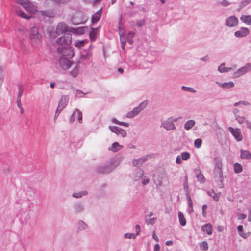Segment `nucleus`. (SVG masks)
I'll use <instances>...</instances> for the list:
<instances>
[{"label":"nucleus","instance_id":"obj_1","mask_svg":"<svg viewBox=\"0 0 251 251\" xmlns=\"http://www.w3.org/2000/svg\"><path fill=\"white\" fill-rule=\"evenodd\" d=\"M120 160L111 158L103 165H98L96 167L95 171L98 174H108L113 171L120 164Z\"/></svg>","mask_w":251,"mask_h":251},{"label":"nucleus","instance_id":"obj_2","mask_svg":"<svg viewBox=\"0 0 251 251\" xmlns=\"http://www.w3.org/2000/svg\"><path fill=\"white\" fill-rule=\"evenodd\" d=\"M42 38L41 35L39 33V29L37 26H33L29 31V39L32 46H36L39 44Z\"/></svg>","mask_w":251,"mask_h":251},{"label":"nucleus","instance_id":"obj_3","mask_svg":"<svg viewBox=\"0 0 251 251\" xmlns=\"http://www.w3.org/2000/svg\"><path fill=\"white\" fill-rule=\"evenodd\" d=\"M57 52L58 54L61 55V57L69 59L73 57L74 55L73 50L70 45L64 47H58Z\"/></svg>","mask_w":251,"mask_h":251},{"label":"nucleus","instance_id":"obj_4","mask_svg":"<svg viewBox=\"0 0 251 251\" xmlns=\"http://www.w3.org/2000/svg\"><path fill=\"white\" fill-rule=\"evenodd\" d=\"M214 173L215 176L220 178V181H222L223 179L222 163V160L220 158H215L214 159Z\"/></svg>","mask_w":251,"mask_h":251},{"label":"nucleus","instance_id":"obj_5","mask_svg":"<svg viewBox=\"0 0 251 251\" xmlns=\"http://www.w3.org/2000/svg\"><path fill=\"white\" fill-rule=\"evenodd\" d=\"M71 39V34H68L58 38L56 42L59 46L58 47H64L70 45Z\"/></svg>","mask_w":251,"mask_h":251},{"label":"nucleus","instance_id":"obj_6","mask_svg":"<svg viewBox=\"0 0 251 251\" xmlns=\"http://www.w3.org/2000/svg\"><path fill=\"white\" fill-rule=\"evenodd\" d=\"M17 2L20 4L24 8L31 13L34 14L36 12V7L30 3L28 0H16Z\"/></svg>","mask_w":251,"mask_h":251},{"label":"nucleus","instance_id":"obj_7","mask_svg":"<svg viewBox=\"0 0 251 251\" xmlns=\"http://www.w3.org/2000/svg\"><path fill=\"white\" fill-rule=\"evenodd\" d=\"M67 31V25L64 23H59L56 29V32H51L50 33L49 36L50 37L55 38L56 36V34L60 35L65 33Z\"/></svg>","mask_w":251,"mask_h":251},{"label":"nucleus","instance_id":"obj_8","mask_svg":"<svg viewBox=\"0 0 251 251\" xmlns=\"http://www.w3.org/2000/svg\"><path fill=\"white\" fill-rule=\"evenodd\" d=\"M73 209L74 213L80 214L85 211V206L84 203L78 201L73 204Z\"/></svg>","mask_w":251,"mask_h":251},{"label":"nucleus","instance_id":"obj_9","mask_svg":"<svg viewBox=\"0 0 251 251\" xmlns=\"http://www.w3.org/2000/svg\"><path fill=\"white\" fill-rule=\"evenodd\" d=\"M58 63L60 66V67L63 70H67L68 69L71 65L73 63V62L69 60V58H67L66 57H60L58 59Z\"/></svg>","mask_w":251,"mask_h":251},{"label":"nucleus","instance_id":"obj_10","mask_svg":"<svg viewBox=\"0 0 251 251\" xmlns=\"http://www.w3.org/2000/svg\"><path fill=\"white\" fill-rule=\"evenodd\" d=\"M151 155H147L138 159H134L132 161V165L135 167H140L144 163L146 162L149 159L151 158Z\"/></svg>","mask_w":251,"mask_h":251},{"label":"nucleus","instance_id":"obj_11","mask_svg":"<svg viewBox=\"0 0 251 251\" xmlns=\"http://www.w3.org/2000/svg\"><path fill=\"white\" fill-rule=\"evenodd\" d=\"M228 130L232 134L237 141H241L242 140V135L239 129H234L231 127H229L228 128Z\"/></svg>","mask_w":251,"mask_h":251},{"label":"nucleus","instance_id":"obj_12","mask_svg":"<svg viewBox=\"0 0 251 251\" xmlns=\"http://www.w3.org/2000/svg\"><path fill=\"white\" fill-rule=\"evenodd\" d=\"M77 114V120L79 123H82V112L78 109H75L72 115L71 116L69 121L71 123L73 122L75 119V116Z\"/></svg>","mask_w":251,"mask_h":251},{"label":"nucleus","instance_id":"obj_13","mask_svg":"<svg viewBox=\"0 0 251 251\" xmlns=\"http://www.w3.org/2000/svg\"><path fill=\"white\" fill-rule=\"evenodd\" d=\"M238 24L237 18L234 16L229 17L226 20V25L229 27L236 26Z\"/></svg>","mask_w":251,"mask_h":251},{"label":"nucleus","instance_id":"obj_14","mask_svg":"<svg viewBox=\"0 0 251 251\" xmlns=\"http://www.w3.org/2000/svg\"><path fill=\"white\" fill-rule=\"evenodd\" d=\"M161 126L167 130H174L176 128L173 121L170 119L162 123Z\"/></svg>","mask_w":251,"mask_h":251},{"label":"nucleus","instance_id":"obj_15","mask_svg":"<svg viewBox=\"0 0 251 251\" xmlns=\"http://www.w3.org/2000/svg\"><path fill=\"white\" fill-rule=\"evenodd\" d=\"M249 33L250 31L248 28L242 27L234 33V36L237 38H242L247 36Z\"/></svg>","mask_w":251,"mask_h":251},{"label":"nucleus","instance_id":"obj_16","mask_svg":"<svg viewBox=\"0 0 251 251\" xmlns=\"http://www.w3.org/2000/svg\"><path fill=\"white\" fill-rule=\"evenodd\" d=\"M188 159V152H183L180 155L177 156L176 162L177 164H180L182 160H187Z\"/></svg>","mask_w":251,"mask_h":251},{"label":"nucleus","instance_id":"obj_17","mask_svg":"<svg viewBox=\"0 0 251 251\" xmlns=\"http://www.w3.org/2000/svg\"><path fill=\"white\" fill-rule=\"evenodd\" d=\"M69 97L68 96L65 95L62 96L61 98V99L59 102L58 105H60L61 107H65L68 102H69Z\"/></svg>","mask_w":251,"mask_h":251},{"label":"nucleus","instance_id":"obj_18","mask_svg":"<svg viewBox=\"0 0 251 251\" xmlns=\"http://www.w3.org/2000/svg\"><path fill=\"white\" fill-rule=\"evenodd\" d=\"M88 228V225L82 220H79L77 223V231H80L87 229Z\"/></svg>","mask_w":251,"mask_h":251},{"label":"nucleus","instance_id":"obj_19","mask_svg":"<svg viewBox=\"0 0 251 251\" xmlns=\"http://www.w3.org/2000/svg\"><path fill=\"white\" fill-rule=\"evenodd\" d=\"M123 148V146L120 145L118 142L113 143L111 147L109 148V150L113 152H116Z\"/></svg>","mask_w":251,"mask_h":251},{"label":"nucleus","instance_id":"obj_20","mask_svg":"<svg viewBox=\"0 0 251 251\" xmlns=\"http://www.w3.org/2000/svg\"><path fill=\"white\" fill-rule=\"evenodd\" d=\"M194 172L198 181L201 182H204L205 181V178L201 173L200 169H195Z\"/></svg>","mask_w":251,"mask_h":251},{"label":"nucleus","instance_id":"obj_21","mask_svg":"<svg viewBox=\"0 0 251 251\" xmlns=\"http://www.w3.org/2000/svg\"><path fill=\"white\" fill-rule=\"evenodd\" d=\"M216 84H217L219 86L224 89H229L233 88L234 86V84L232 81L223 83H220L218 82H216Z\"/></svg>","mask_w":251,"mask_h":251},{"label":"nucleus","instance_id":"obj_22","mask_svg":"<svg viewBox=\"0 0 251 251\" xmlns=\"http://www.w3.org/2000/svg\"><path fill=\"white\" fill-rule=\"evenodd\" d=\"M201 229L204 232H206L207 234L210 235L212 234V226L209 223L206 224L205 225L202 226Z\"/></svg>","mask_w":251,"mask_h":251},{"label":"nucleus","instance_id":"obj_23","mask_svg":"<svg viewBox=\"0 0 251 251\" xmlns=\"http://www.w3.org/2000/svg\"><path fill=\"white\" fill-rule=\"evenodd\" d=\"M240 157L242 159H251V153L247 150H241Z\"/></svg>","mask_w":251,"mask_h":251},{"label":"nucleus","instance_id":"obj_24","mask_svg":"<svg viewBox=\"0 0 251 251\" xmlns=\"http://www.w3.org/2000/svg\"><path fill=\"white\" fill-rule=\"evenodd\" d=\"M101 15V10L98 11L94 15H92L91 20L93 23L97 22L100 19Z\"/></svg>","mask_w":251,"mask_h":251},{"label":"nucleus","instance_id":"obj_25","mask_svg":"<svg viewBox=\"0 0 251 251\" xmlns=\"http://www.w3.org/2000/svg\"><path fill=\"white\" fill-rule=\"evenodd\" d=\"M88 195V192L87 191H82L78 192H74L72 194V196L75 198H81L83 196H86Z\"/></svg>","mask_w":251,"mask_h":251},{"label":"nucleus","instance_id":"obj_26","mask_svg":"<svg viewBox=\"0 0 251 251\" xmlns=\"http://www.w3.org/2000/svg\"><path fill=\"white\" fill-rule=\"evenodd\" d=\"M240 20L244 23L248 25H251V15H242L240 17Z\"/></svg>","mask_w":251,"mask_h":251},{"label":"nucleus","instance_id":"obj_27","mask_svg":"<svg viewBox=\"0 0 251 251\" xmlns=\"http://www.w3.org/2000/svg\"><path fill=\"white\" fill-rule=\"evenodd\" d=\"M225 64L224 63H222L218 67V71L220 73L227 72L232 69V67H225Z\"/></svg>","mask_w":251,"mask_h":251},{"label":"nucleus","instance_id":"obj_28","mask_svg":"<svg viewBox=\"0 0 251 251\" xmlns=\"http://www.w3.org/2000/svg\"><path fill=\"white\" fill-rule=\"evenodd\" d=\"M79 64L77 63L75 67L70 72L71 75L73 77H75L79 73Z\"/></svg>","mask_w":251,"mask_h":251},{"label":"nucleus","instance_id":"obj_29","mask_svg":"<svg viewBox=\"0 0 251 251\" xmlns=\"http://www.w3.org/2000/svg\"><path fill=\"white\" fill-rule=\"evenodd\" d=\"M91 31L89 32L90 38L91 40L94 41L96 38V34L98 31V28H91Z\"/></svg>","mask_w":251,"mask_h":251},{"label":"nucleus","instance_id":"obj_30","mask_svg":"<svg viewBox=\"0 0 251 251\" xmlns=\"http://www.w3.org/2000/svg\"><path fill=\"white\" fill-rule=\"evenodd\" d=\"M178 216L180 225L182 226H184L186 225V221L183 213L181 212H178Z\"/></svg>","mask_w":251,"mask_h":251},{"label":"nucleus","instance_id":"obj_31","mask_svg":"<svg viewBox=\"0 0 251 251\" xmlns=\"http://www.w3.org/2000/svg\"><path fill=\"white\" fill-rule=\"evenodd\" d=\"M91 54L89 52L86 53V54H81V55L80 56V60L77 62V63H78V64L82 63V62L81 61L82 60L86 61V60L90 59L91 58Z\"/></svg>","mask_w":251,"mask_h":251},{"label":"nucleus","instance_id":"obj_32","mask_svg":"<svg viewBox=\"0 0 251 251\" xmlns=\"http://www.w3.org/2000/svg\"><path fill=\"white\" fill-rule=\"evenodd\" d=\"M15 11L18 15H19L23 18L29 19L32 17L31 15H26L24 12L21 11V10H16Z\"/></svg>","mask_w":251,"mask_h":251},{"label":"nucleus","instance_id":"obj_33","mask_svg":"<svg viewBox=\"0 0 251 251\" xmlns=\"http://www.w3.org/2000/svg\"><path fill=\"white\" fill-rule=\"evenodd\" d=\"M134 35V33L130 31L127 35L126 37H125L127 42H128L130 45H132L133 43L132 38Z\"/></svg>","mask_w":251,"mask_h":251},{"label":"nucleus","instance_id":"obj_34","mask_svg":"<svg viewBox=\"0 0 251 251\" xmlns=\"http://www.w3.org/2000/svg\"><path fill=\"white\" fill-rule=\"evenodd\" d=\"M183 186L186 192V197L187 199V200L188 201V185L187 184V175H186L185 176V179L183 183Z\"/></svg>","mask_w":251,"mask_h":251},{"label":"nucleus","instance_id":"obj_35","mask_svg":"<svg viewBox=\"0 0 251 251\" xmlns=\"http://www.w3.org/2000/svg\"><path fill=\"white\" fill-rule=\"evenodd\" d=\"M243 74H245L247 72L251 71V64L248 63L246 64L245 66H243L241 68H240Z\"/></svg>","mask_w":251,"mask_h":251},{"label":"nucleus","instance_id":"obj_36","mask_svg":"<svg viewBox=\"0 0 251 251\" xmlns=\"http://www.w3.org/2000/svg\"><path fill=\"white\" fill-rule=\"evenodd\" d=\"M242 170L243 167L240 164L236 163L234 165V170L235 173H240L242 172Z\"/></svg>","mask_w":251,"mask_h":251},{"label":"nucleus","instance_id":"obj_37","mask_svg":"<svg viewBox=\"0 0 251 251\" xmlns=\"http://www.w3.org/2000/svg\"><path fill=\"white\" fill-rule=\"evenodd\" d=\"M237 230L239 235L243 237L244 238H246L247 237V234H244L243 233V227L242 225H239L237 227Z\"/></svg>","mask_w":251,"mask_h":251},{"label":"nucleus","instance_id":"obj_38","mask_svg":"<svg viewBox=\"0 0 251 251\" xmlns=\"http://www.w3.org/2000/svg\"><path fill=\"white\" fill-rule=\"evenodd\" d=\"M156 220V218H147V216H145V221L147 225H153Z\"/></svg>","mask_w":251,"mask_h":251},{"label":"nucleus","instance_id":"obj_39","mask_svg":"<svg viewBox=\"0 0 251 251\" xmlns=\"http://www.w3.org/2000/svg\"><path fill=\"white\" fill-rule=\"evenodd\" d=\"M109 129L111 132L115 133L117 135H119V132L121 128L115 126H109Z\"/></svg>","mask_w":251,"mask_h":251},{"label":"nucleus","instance_id":"obj_40","mask_svg":"<svg viewBox=\"0 0 251 251\" xmlns=\"http://www.w3.org/2000/svg\"><path fill=\"white\" fill-rule=\"evenodd\" d=\"M236 120L238 123L241 124L245 122L246 118L244 116H241L240 115H236L235 117Z\"/></svg>","mask_w":251,"mask_h":251},{"label":"nucleus","instance_id":"obj_41","mask_svg":"<svg viewBox=\"0 0 251 251\" xmlns=\"http://www.w3.org/2000/svg\"><path fill=\"white\" fill-rule=\"evenodd\" d=\"M244 75L243 73L242 72L240 69L237 70L236 72H235L233 74V77L234 78H238Z\"/></svg>","mask_w":251,"mask_h":251},{"label":"nucleus","instance_id":"obj_42","mask_svg":"<svg viewBox=\"0 0 251 251\" xmlns=\"http://www.w3.org/2000/svg\"><path fill=\"white\" fill-rule=\"evenodd\" d=\"M201 249L203 251L208 250V246L206 241H203L200 244Z\"/></svg>","mask_w":251,"mask_h":251},{"label":"nucleus","instance_id":"obj_43","mask_svg":"<svg viewBox=\"0 0 251 251\" xmlns=\"http://www.w3.org/2000/svg\"><path fill=\"white\" fill-rule=\"evenodd\" d=\"M243 105L245 106H249L250 105V103L246 101H240L239 102H236L234 104V106L236 107L239 105Z\"/></svg>","mask_w":251,"mask_h":251},{"label":"nucleus","instance_id":"obj_44","mask_svg":"<svg viewBox=\"0 0 251 251\" xmlns=\"http://www.w3.org/2000/svg\"><path fill=\"white\" fill-rule=\"evenodd\" d=\"M137 176L138 178H135V180H138L139 179L141 178L144 175V172L142 170H138L136 172Z\"/></svg>","mask_w":251,"mask_h":251},{"label":"nucleus","instance_id":"obj_45","mask_svg":"<svg viewBox=\"0 0 251 251\" xmlns=\"http://www.w3.org/2000/svg\"><path fill=\"white\" fill-rule=\"evenodd\" d=\"M202 144V140L201 139H197L195 141L194 146L197 148H199Z\"/></svg>","mask_w":251,"mask_h":251},{"label":"nucleus","instance_id":"obj_46","mask_svg":"<svg viewBox=\"0 0 251 251\" xmlns=\"http://www.w3.org/2000/svg\"><path fill=\"white\" fill-rule=\"evenodd\" d=\"M251 2V0H242L240 3V7L243 8Z\"/></svg>","mask_w":251,"mask_h":251},{"label":"nucleus","instance_id":"obj_47","mask_svg":"<svg viewBox=\"0 0 251 251\" xmlns=\"http://www.w3.org/2000/svg\"><path fill=\"white\" fill-rule=\"evenodd\" d=\"M84 44V41H77L75 42V45L78 48H81Z\"/></svg>","mask_w":251,"mask_h":251},{"label":"nucleus","instance_id":"obj_48","mask_svg":"<svg viewBox=\"0 0 251 251\" xmlns=\"http://www.w3.org/2000/svg\"><path fill=\"white\" fill-rule=\"evenodd\" d=\"M136 235L133 233H126L124 235V237L128 239H135L136 238Z\"/></svg>","mask_w":251,"mask_h":251},{"label":"nucleus","instance_id":"obj_49","mask_svg":"<svg viewBox=\"0 0 251 251\" xmlns=\"http://www.w3.org/2000/svg\"><path fill=\"white\" fill-rule=\"evenodd\" d=\"M120 41L121 43V47L123 49H124L126 41L125 36L120 37Z\"/></svg>","mask_w":251,"mask_h":251},{"label":"nucleus","instance_id":"obj_50","mask_svg":"<svg viewBox=\"0 0 251 251\" xmlns=\"http://www.w3.org/2000/svg\"><path fill=\"white\" fill-rule=\"evenodd\" d=\"M23 92V89L21 85L19 86L17 98L21 99Z\"/></svg>","mask_w":251,"mask_h":251},{"label":"nucleus","instance_id":"obj_51","mask_svg":"<svg viewBox=\"0 0 251 251\" xmlns=\"http://www.w3.org/2000/svg\"><path fill=\"white\" fill-rule=\"evenodd\" d=\"M212 194H212V197H213L214 200H215L216 201H218L219 198L220 196V193L216 194L214 191H212Z\"/></svg>","mask_w":251,"mask_h":251},{"label":"nucleus","instance_id":"obj_52","mask_svg":"<svg viewBox=\"0 0 251 251\" xmlns=\"http://www.w3.org/2000/svg\"><path fill=\"white\" fill-rule=\"evenodd\" d=\"M145 24V20H142L141 21H138L136 23V25L140 27H141L143 25H144Z\"/></svg>","mask_w":251,"mask_h":251},{"label":"nucleus","instance_id":"obj_53","mask_svg":"<svg viewBox=\"0 0 251 251\" xmlns=\"http://www.w3.org/2000/svg\"><path fill=\"white\" fill-rule=\"evenodd\" d=\"M119 135H120L122 137H125L126 136L127 133L126 131L122 129H121L119 132Z\"/></svg>","mask_w":251,"mask_h":251},{"label":"nucleus","instance_id":"obj_54","mask_svg":"<svg viewBox=\"0 0 251 251\" xmlns=\"http://www.w3.org/2000/svg\"><path fill=\"white\" fill-rule=\"evenodd\" d=\"M147 103L146 101L142 102L139 106V108H141V110L142 111L147 106Z\"/></svg>","mask_w":251,"mask_h":251},{"label":"nucleus","instance_id":"obj_55","mask_svg":"<svg viewBox=\"0 0 251 251\" xmlns=\"http://www.w3.org/2000/svg\"><path fill=\"white\" fill-rule=\"evenodd\" d=\"M135 116H136V115L134 114L133 110L128 112L127 114H126V117L128 118H132L134 117Z\"/></svg>","mask_w":251,"mask_h":251},{"label":"nucleus","instance_id":"obj_56","mask_svg":"<svg viewBox=\"0 0 251 251\" xmlns=\"http://www.w3.org/2000/svg\"><path fill=\"white\" fill-rule=\"evenodd\" d=\"M132 110L133 111L135 115H138L141 111V108H139L138 106L134 108Z\"/></svg>","mask_w":251,"mask_h":251},{"label":"nucleus","instance_id":"obj_57","mask_svg":"<svg viewBox=\"0 0 251 251\" xmlns=\"http://www.w3.org/2000/svg\"><path fill=\"white\" fill-rule=\"evenodd\" d=\"M86 27L79 28L76 29L77 32L79 34H83L85 32Z\"/></svg>","mask_w":251,"mask_h":251},{"label":"nucleus","instance_id":"obj_58","mask_svg":"<svg viewBox=\"0 0 251 251\" xmlns=\"http://www.w3.org/2000/svg\"><path fill=\"white\" fill-rule=\"evenodd\" d=\"M119 33L120 36V37L125 36V32L124 30L121 27H119Z\"/></svg>","mask_w":251,"mask_h":251},{"label":"nucleus","instance_id":"obj_59","mask_svg":"<svg viewBox=\"0 0 251 251\" xmlns=\"http://www.w3.org/2000/svg\"><path fill=\"white\" fill-rule=\"evenodd\" d=\"M220 4L224 6H227L229 5L230 3L226 0H223V1L220 2Z\"/></svg>","mask_w":251,"mask_h":251},{"label":"nucleus","instance_id":"obj_60","mask_svg":"<svg viewBox=\"0 0 251 251\" xmlns=\"http://www.w3.org/2000/svg\"><path fill=\"white\" fill-rule=\"evenodd\" d=\"M135 229L136 231V234H135L136 236L139 234L140 232V226L139 225H136L135 226Z\"/></svg>","mask_w":251,"mask_h":251},{"label":"nucleus","instance_id":"obj_61","mask_svg":"<svg viewBox=\"0 0 251 251\" xmlns=\"http://www.w3.org/2000/svg\"><path fill=\"white\" fill-rule=\"evenodd\" d=\"M246 215L244 214L240 213L238 215V218L239 220H242L246 218Z\"/></svg>","mask_w":251,"mask_h":251},{"label":"nucleus","instance_id":"obj_62","mask_svg":"<svg viewBox=\"0 0 251 251\" xmlns=\"http://www.w3.org/2000/svg\"><path fill=\"white\" fill-rule=\"evenodd\" d=\"M195 124V122L194 120H189V129L192 128Z\"/></svg>","mask_w":251,"mask_h":251},{"label":"nucleus","instance_id":"obj_63","mask_svg":"<svg viewBox=\"0 0 251 251\" xmlns=\"http://www.w3.org/2000/svg\"><path fill=\"white\" fill-rule=\"evenodd\" d=\"M160 247L158 244H155L154 246V251H160Z\"/></svg>","mask_w":251,"mask_h":251},{"label":"nucleus","instance_id":"obj_64","mask_svg":"<svg viewBox=\"0 0 251 251\" xmlns=\"http://www.w3.org/2000/svg\"><path fill=\"white\" fill-rule=\"evenodd\" d=\"M64 108V107H60V105H58L56 109V112L60 114V113Z\"/></svg>","mask_w":251,"mask_h":251}]
</instances>
